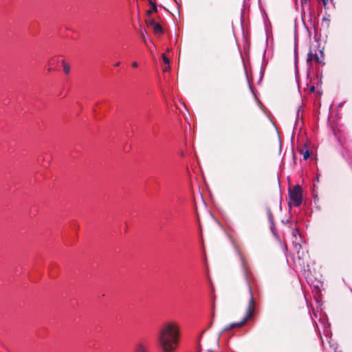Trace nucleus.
I'll return each mask as SVG.
<instances>
[{"label": "nucleus", "instance_id": "obj_21", "mask_svg": "<svg viewBox=\"0 0 352 352\" xmlns=\"http://www.w3.org/2000/svg\"><path fill=\"white\" fill-rule=\"evenodd\" d=\"M149 22H154V19L151 20Z\"/></svg>", "mask_w": 352, "mask_h": 352}, {"label": "nucleus", "instance_id": "obj_5", "mask_svg": "<svg viewBox=\"0 0 352 352\" xmlns=\"http://www.w3.org/2000/svg\"><path fill=\"white\" fill-rule=\"evenodd\" d=\"M147 29L152 30L157 36H161L164 32V29L160 23H147Z\"/></svg>", "mask_w": 352, "mask_h": 352}, {"label": "nucleus", "instance_id": "obj_9", "mask_svg": "<svg viewBox=\"0 0 352 352\" xmlns=\"http://www.w3.org/2000/svg\"><path fill=\"white\" fill-rule=\"evenodd\" d=\"M56 57H53V58H52L49 60V62H48V66H49V67H48V69H48V71H50V70L53 69V65H54V63H56Z\"/></svg>", "mask_w": 352, "mask_h": 352}, {"label": "nucleus", "instance_id": "obj_16", "mask_svg": "<svg viewBox=\"0 0 352 352\" xmlns=\"http://www.w3.org/2000/svg\"><path fill=\"white\" fill-rule=\"evenodd\" d=\"M321 1H322L323 5H324V6H326V5L327 4V1H328V0H321Z\"/></svg>", "mask_w": 352, "mask_h": 352}, {"label": "nucleus", "instance_id": "obj_13", "mask_svg": "<svg viewBox=\"0 0 352 352\" xmlns=\"http://www.w3.org/2000/svg\"><path fill=\"white\" fill-rule=\"evenodd\" d=\"M132 67L134 68H137L138 67V63L136 61H133L131 64Z\"/></svg>", "mask_w": 352, "mask_h": 352}, {"label": "nucleus", "instance_id": "obj_7", "mask_svg": "<svg viewBox=\"0 0 352 352\" xmlns=\"http://www.w3.org/2000/svg\"><path fill=\"white\" fill-rule=\"evenodd\" d=\"M62 64L63 67V71L65 74H69L70 72V66L69 65L66 63L65 60H62Z\"/></svg>", "mask_w": 352, "mask_h": 352}, {"label": "nucleus", "instance_id": "obj_19", "mask_svg": "<svg viewBox=\"0 0 352 352\" xmlns=\"http://www.w3.org/2000/svg\"><path fill=\"white\" fill-rule=\"evenodd\" d=\"M151 12H152L151 10H148V11H147V13H148V14H150V13H151Z\"/></svg>", "mask_w": 352, "mask_h": 352}, {"label": "nucleus", "instance_id": "obj_6", "mask_svg": "<svg viewBox=\"0 0 352 352\" xmlns=\"http://www.w3.org/2000/svg\"><path fill=\"white\" fill-rule=\"evenodd\" d=\"M133 352H148V346L146 343L139 342L135 344Z\"/></svg>", "mask_w": 352, "mask_h": 352}, {"label": "nucleus", "instance_id": "obj_11", "mask_svg": "<svg viewBox=\"0 0 352 352\" xmlns=\"http://www.w3.org/2000/svg\"><path fill=\"white\" fill-rule=\"evenodd\" d=\"M162 59H163L164 63L166 65H168V64H170V60H169V58H168V57H167L164 54H163L162 55Z\"/></svg>", "mask_w": 352, "mask_h": 352}, {"label": "nucleus", "instance_id": "obj_2", "mask_svg": "<svg viewBox=\"0 0 352 352\" xmlns=\"http://www.w3.org/2000/svg\"><path fill=\"white\" fill-rule=\"evenodd\" d=\"M250 298L249 300V305H248V307L246 310L245 316L243 318V319L240 322L232 323L231 324H230L229 326L226 327L221 333H223V331H228L229 329H231L232 328H234V327H241L245 324V322H247V320L248 319H250L251 318H252L254 313V298H253L252 292L250 288Z\"/></svg>", "mask_w": 352, "mask_h": 352}, {"label": "nucleus", "instance_id": "obj_4", "mask_svg": "<svg viewBox=\"0 0 352 352\" xmlns=\"http://www.w3.org/2000/svg\"><path fill=\"white\" fill-rule=\"evenodd\" d=\"M289 195L294 206L298 207L302 204V190L299 185H296L293 188L289 189Z\"/></svg>", "mask_w": 352, "mask_h": 352}, {"label": "nucleus", "instance_id": "obj_8", "mask_svg": "<svg viewBox=\"0 0 352 352\" xmlns=\"http://www.w3.org/2000/svg\"><path fill=\"white\" fill-rule=\"evenodd\" d=\"M300 153L301 155H303V159L304 160H307L309 157V151L307 150V149H300Z\"/></svg>", "mask_w": 352, "mask_h": 352}, {"label": "nucleus", "instance_id": "obj_20", "mask_svg": "<svg viewBox=\"0 0 352 352\" xmlns=\"http://www.w3.org/2000/svg\"><path fill=\"white\" fill-rule=\"evenodd\" d=\"M150 50V53H151V54H153V52H152V50Z\"/></svg>", "mask_w": 352, "mask_h": 352}, {"label": "nucleus", "instance_id": "obj_14", "mask_svg": "<svg viewBox=\"0 0 352 352\" xmlns=\"http://www.w3.org/2000/svg\"><path fill=\"white\" fill-rule=\"evenodd\" d=\"M298 234V231L297 230H294L292 231V235L294 236V237H296V234Z\"/></svg>", "mask_w": 352, "mask_h": 352}, {"label": "nucleus", "instance_id": "obj_10", "mask_svg": "<svg viewBox=\"0 0 352 352\" xmlns=\"http://www.w3.org/2000/svg\"><path fill=\"white\" fill-rule=\"evenodd\" d=\"M146 35H147L146 30L141 29V37L145 44L146 43Z\"/></svg>", "mask_w": 352, "mask_h": 352}, {"label": "nucleus", "instance_id": "obj_12", "mask_svg": "<svg viewBox=\"0 0 352 352\" xmlns=\"http://www.w3.org/2000/svg\"><path fill=\"white\" fill-rule=\"evenodd\" d=\"M170 64L168 65H166V66L164 67V68L163 69V71L164 72H168L170 70Z\"/></svg>", "mask_w": 352, "mask_h": 352}, {"label": "nucleus", "instance_id": "obj_1", "mask_svg": "<svg viewBox=\"0 0 352 352\" xmlns=\"http://www.w3.org/2000/svg\"><path fill=\"white\" fill-rule=\"evenodd\" d=\"M180 338V325L175 320L164 322L157 335V342L162 352H175L179 347Z\"/></svg>", "mask_w": 352, "mask_h": 352}, {"label": "nucleus", "instance_id": "obj_17", "mask_svg": "<svg viewBox=\"0 0 352 352\" xmlns=\"http://www.w3.org/2000/svg\"><path fill=\"white\" fill-rule=\"evenodd\" d=\"M120 62H116V63L114 64V66H115V67H118V66H120Z\"/></svg>", "mask_w": 352, "mask_h": 352}, {"label": "nucleus", "instance_id": "obj_18", "mask_svg": "<svg viewBox=\"0 0 352 352\" xmlns=\"http://www.w3.org/2000/svg\"><path fill=\"white\" fill-rule=\"evenodd\" d=\"M310 90H311V91L314 92V90H315V87H311Z\"/></svg>", "mask_w": 352, "mask_h": 352}, {"label": "nucleus", "instance_id": "obj_3", "mask_svg": "<svg viewBox=\"0 0 352 352\" xmlns=\"http://www.w3.org/2000/svg\"><path fill=\"white\" fill-rule=\"evenodd\" d=\"M324 54L323 50L316 47H311L307 54V63L309 67L312 66V63L315 62L321 65H324Z\"/></svg>", "mask_w": 352, "mask_h": 352}, {"label": "nucleus", "instance_id": "obj_15", "mask_svg": "<svg viewBox=\"0 0 352 352\" xmlns=\"http://www.w3.org/2000/svg\"><path fill=\"white\" fill-rule=\"evenodd\" d=\"M300 1H301L302 5H304V4L307 3L309 1V0H300Z\"/></svg>", "mask_w": 352, "mask_h": 352}]
</instances>
